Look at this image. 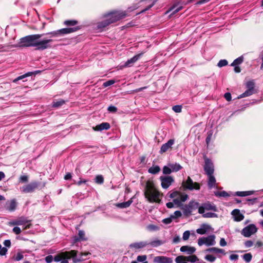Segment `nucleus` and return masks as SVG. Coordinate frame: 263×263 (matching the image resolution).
Returning <instances> with one entry per match:
<instances>
[{"mask_svg": "<svg viewBox=\"0 0 263 263\" xmlns=\"http://www.w3.org/2000/svg\"><path fill=\"white\" fill-rule=\"evenodd\" d=\"M44 34H36L26 36L20 39L18 42L21 47H35L36 50H44L51 47L52 39L39 40Z\"/></svg>", "mask_w": 263, "mask_h": 263, "instance_id": "nucleus-1", "label": "nucleus"}, {"mask_svg": "<svg viewBox=\"0 0 263 263\" xmlns=\"http://www.w3.org/2000/svg\"><path fill=\"white\" fill-rule=\"evenodd\" d=\"M144 195L149 202L159 203H160L162 196V194L156 189L154 184L150 182L146 183Z\"/></svg>", "mask_w": 263, "mask_h": 263, "instance_id": "nucleus-2", "label": "nucleus"}, {"mask_svg": "<svg viewBox=\"0 0 263 263\" xmlns=\"http://www.w3.org/2000/svg\"><path fill=\"white\" fill-rule=\"evenodd\" d=\"M126 15L125 12L116 11L106 14L104 16V20L98 24L100 28H105L120 20L124 18Z\"/></svg>", "mask_w": 263, "mask_h": 263, "instance_id": "nucleus-3", "label": "nucleus"}, {"mask_svg": "<svg viewBox=\"0 0 263 263\" xmlns=\"http://www.w3.org/2000/svg\"><path fill=\"white\" fill-rule=\"evenodd\" d=\"M77 252L74 250H72L70 252H66L62 253L60 255H55L54 258L53 260L55 262H59L63 258H70L72 257L73 258V261L74 262H78L82 261L84 259H83L82 257H80V258H77L76 257Z\"/></svg>", "mask_w": 263, "mask_h": 263, "instance_id": "nucleus-4", "label": "nucleus"}, {"mask_svg": "<svg viewBox=\"0 0 263 263\" xmlns=\"http://www.w3.org/2000/svg\"><path fill=\"white\" fill-rule=\"evenodd\" d=\"M9 226H23V229L26 230L30 228L31 226V220L28 219L27 217L21 216L16 219L12 220L9 222Z\"/></svg>", "mask_w": 263, "mask_h": 263, "instance_id": "nucleus-5", "label": "nucleus"}, {"mask_svg": "<svg viewBox=\"0 0 263 263\" xmlns=\"http://www.w3.org/2000/svg\"><path fill=\"white\" fill-rule=\"evenodd\" d=\"M215 236L214 235H210L207 237H202L198 239V245L201 246L203 245L206 246H214L216 244Z\"/></svg>", "mask_w": 263, "mask_h": 263, "instance_id": "nucleus-6", "label": "nucleus"}, {"mask_svg": "<svg viewBox=\"0 0 263 263\" xmlns=\"http://www.w3.org/2000/svg\"><path fill=\"white\" fill-rule=\"evenodd\" d=\"M182 185L184 189L192 191L193 190H199L200 189V184L197 182H194L190 177H187L185 181L182 182Z\"/></svg>", "mask_w": 263, "mask_h": 263, "instance_id": "nucleus-7", "label": "nucleus"}, {"mask_svg": "<svg viewBox=\"0 0 263 263\" xmlns=\"http://www.w3.org/2000/svg\"><path fill=\"white\" fill-rule=\"evenodd\" d=\"M257 231V228L255 225L250 224L245 227L241 232V235L246 237H249L255 234Z\"/></svg>", "mask_w": 263, "mask_h": 263, "instance_id": "nucleus-8", "label": "nucleus"}, {"mask_svg": "<svg viewBox=\"0 0 263 263\" xmlns=\"http://www.w3.org/2000/svg\"><path fill=\"white\" fill-rule=\"evenodd\" d=\"M254 86L255 84L253 81H250L248 82L246 84V87L247 89L245 91V92L239 95L238 97V99L247 97L254 93Z\"/></svg>", "mask_w": 263, "mask_h": 263, "instance_id": "nucleus-9", "label": "nucleus"}, {"mask_svg": "<svg viewBox=\"0 0 263 263\" xmlns=\"http://www.w3.org/2000/svg\"><path fill=\"white\" fill-rule=\"evenodd\" d=\"M38 182H32L30 183L26 184L20 188V190L22 193H29L33 192L40 185Z\"/></svg>", "mask_w": 263, "mask_h": 263, "instance_id": "nucleus-10", "label": "nucleus"}, {"mask_svg": "<svg viewBox=\"0 0 263 263\" xmlns=\"http://www.w3.org/2000/svg\"><path fill=\"white\" fill-rule=\"evenodd\" d=\"M159 179L161 186L164 189H167L174 181V178L170 176H161Z\"/></svg>", "mask_w": 263, "mask_h": 263, "instance_id": "nucleus-11", "label": "nucleus"}, {"mask_svg": "<svg viewBox=\"0 0 263 263\" xmlns=\"http://www.w3.org/2000/svg\"><path fill=\"white\" fill-rule=\"evenodd\" d=\"M204 170L205 174L208 175L213 174L214 169V165L211 160L209 159H205V165L204 166Z\"/></svg>", "mask_w": 263, "mask_h": 263, "instance_id": "nucleus-12", "label": "nucleus"}, {"mask_svg": "<svg viewBox=\"0 0 263 263\" xmlns=\"http://www.w3.org/2000/svg\"><path fill=\"white\" fill-rule=\"evenodd\" d=\"M154 263H173V259L170 257L164 256H158L154 257Z\"/></svg>", "mask_w": 263, "mask_h": 263, "instance_id": "nucleus-13", "label": "nucleus"}, {"mask_svg": "<svg viewBox=\"0 0 263 263\" xmlns=\"http://www.w3.org/2000/svg\"><path fill=\"white\" fill-rule=\"evenodd\" d=\"M80 28L78 26H75L73 27H68L66 28H63L61 29H59V35L62 36L65 34H69L72 32H74L77 30H78Z\"/></svg>", "mask_w": 263, "mask_h": 263, "instance_id": "nucleus-14", "label": "nucleus"}, {"mask_svg": "<svg viewBox=\"0 0 263 263\" xmlns=\"http://www.w3.org/2000/svg\"><path fill=\"white\" fill-rule=\"evenodd\" d=\"M188 198V195L185 194H182L179 192V196H177L176 198L173 199L175 204L180 206L182 202H184Z\"/></svg>", "mask_w": 263, "mask_h": 263, "instance_id": "nucleus-15", "label": "nucleus"}, {"mask_svg": "<svg viewBox=\"0 0 263 263\" xmlns=\"http://www.w3.org/2000/svg\"><path fill=\"white\" fill-rule=\"evenodd\" d=\"M175 140L174 139H170L167 142L163 144L160 148V153L163 154L171 148L172 146L174 144Z\"/></svg>", "mask_w": 263, "mask_h": 263, "instance_id": "nucleus-16", "label": "nucleus"}, {"mask_svg": "<svg viewBox=\"0 0 263 263\" xmlns=\"http://www.w3.org/2000/svg\"><path fill=\"white\" fill-rule=\"evenodd\" d=\"M235 221H240L244 218V216L240 213L238 209H235L231 213Z\"/></svg>", "mask_w": 263, "mask_h": 263, "instance_id": "nucleus-17", "label": "nucleus"}, {"mask_svg": "<svg viewBox=\"0 0 263 263\" xmlns=\"http://www.w3.org/2000/svg\"><path fill=\"white\" fill-rule=\"evenodd\" d=\"M142 53H140L135 55L133 58L128 59L124 64V67H130L133 65L134 63H135L136 61H137L140 57L142 55Z\"/></svg>", "mask_w": 263, "mask_h": 263, "instance_id": "nucleus-18", "label": "nucleus"}, {"mask_svg": "<svg viewBox=\"0 0 263 263\" xmlns=\"http://www.w3.org/2000/svg\"><path fill=\"white\" fill-rule=\"evenodd\" d=\"M110 127V124L107 122H103L95 127L93 129L96 131H102L103 130H107Z\"/></svg>", "mask_w": 263, "mask_h": 263, "instance_id": "nucleus-19", "label": "nucleus"}, {"mask_svg": "<svg viewBox=\"0 0 263 263\" xmlns=\"http://www.w3.org/2000/svg\"><path fill=\"white\" fill-rule=\"evenodd\" d=\"M210 226L206 224H203L200 228L196 230V232L200 235H203L206 233L211 229Z\"/></svg>", "mask_w": 263, "mask_h": 263, "instance_id": "nucleus-20", "label": "nucleus"}, {"mask_svg": "<svg viewBox=\"0 0 263 263\" xmlns=\"http://www.w3.org/2000/svg\"><path fill=\"white\" fill-rule=\"evenodd\" d=\"M180 250L181 252H186L187 254L191 255L195 252L196 249L193 247L183 246L180 248Z\"/></svg>", "mask_w": 263, "mask_h": 263, "instance_id": "nucleus-21", "label": "nucleus"}, {"mask_svg": "<svg viewBox=\"0 0 263 263\" xmlns=\"http://www.w3.org/2000/svg\"><path fill=\"white\" fill-rule=\"evenodd\" d=\"M148 245V243L144 241L137 242L131 243L129 245L130 248H135L136 249H139L143 248Z\"/></svg>", "mask_w": 263, "mask_h": 263, "instance_id": "nucleus-22", "label": "nucleus"}, {"mask_svg": "<svg viewBox=\"0 0 263 263\" xmlns=\"http://www.w3.org/2000/svg\"><path fill=\"white\" fill-rule=\"evenodd\" d=\"M208 184L210 189L216 187V179L213 174L208 175Z\"/></svg>", "mask_w": 263, "mask_h": 263, "instance_id": "nucleus-23", "label": "nucleus"}, {"mask_svg": "<svg viewBox=\"0 0 263 263\" xmlns=\"http://www.w3.org/2000/svg\"><path fill=\"white\" fill-rule=\"evenodd\" d=\"M16 206V202L15 199H12L6 203V209L9 211H14Z\"/></svg>", "mask_w": 263, "mask_h": 263, "instance_id": "nucleus-24", "label": "nucleus"}, {"mask_svg": "<svg viewBox=\"0 0 263 263\" xmlns=\"http://www.w3.org/2000/svg\"><path fill=\"white\" fill-rule=\"evenodd\" d=\"M199 205V204L197 202H196L194 201H190L189 202V204L187 205V208H188L189 212H191L193 210H195L198 209Z\"/></svg>", "mask_w": 263, "mask_h": 263, "instance_id": "nucleus-25", "label": "nucleus"}, {"mask_svg": "<svg viewBox=\"0 0 263 263\" xmlns=\"http://www.w3.org/2000/svg\"><path fill=\"white\" fill-rule=\"evenodd\" d=\"M207 252H211V253H221L223 254H225L224 250L222 249H219L215 247L213 248H210L209 249H207L205 250Z\"/></svg>", "mask_w": 263, "mask_h": 263, "instance_id": "nucleus-26", "label": "nucleus"}, {"mask_svg": "<svg viewBox=\"0 0 263 263\" xmlns=\"http://www.w3.org/2000/svg\"><path fill=\"white\" fill-rule=\"evenodd\" d=\"M254 191H238L235 193V195L240 197H245L249 195H251L253 194Z\"/></svg>", "mask_w": 263, "mask_h": 263, "instance_id": "nucleus-27", "label": "nucleus"}, {"mask_svg": "<svg viewBox=\"0 0 263 263\" xmlns=\"http://www.w3.org/2000/svg\"><path fill=\"white\" fill-rule=\"evenodd\" d=\"M169 166L171 167L172 172H178L182 168V167L177 163H169Z\"/></svg>", "mask_w": 263, "mask_h": 263, "instance_id": "nucleus-28", "label": "nucleus"}, {"mask_svg": "<svg viewBox=\"0 0 263 263\" xmlns=\"http://www.w3.org/2000/svg\"><path fill=\"white\" fill-rule=\"evenodd\" d=\"M32 74H33L32 72H27L24 74H23L22 76H20L17 77L16 78H15V79L13 80V82L14 83H16L19 80H24L26 77L32 76ZM23 81L25 82V81H26V80H23Z\"/></svg>", "mask_w": 263, "mask_h": 263, "instance_id": "nucleus-29", "label": "nucleus"}, {"mask_svg": "<svg viewBox=\"0 0 263 263\" xmlns=\"http://www.w3.org/2000/svg\"><path fill=\"white\" fill-rule=\"evenodd\" d=\"M160 171V168L159 167V166L158 165H156L150 167L148 169V172L149 173H151L152 174H156L158 173H159Z\"/></svg>", "mask_w": 263, "mask_h": 263, "instance_id": "nucleus-30", "label": "nucleus"}, {"mask_svg": "<svg viewBox=\"0 0 263 263\" xmlns=\"http://www.w3.org/2000/svg\"><path fill=\"white\" fill-rule=\"evenodd\" d=\"M132 201L128 200V201H126V202H124L118 203L117 205V206L118 208H121V209L126 208L129 206L130 205V204H132Z\"/></svg>", "mask_w": 263, "mask_h": 263, "instance_id": "nucleus-31", "label": "nucleus"}, {"mask_svg": "<svg viewBox=\"0 0 263 263\" xmlns=\"http://www.w3.org/2000/svg\"><path fill=\"white\" fill-rule=\"evenodd\" d=\"M185 260L191 262H195L197 261H199V259L195 255L189 256H185Z\"/></svg>", "mask_w": 263, "mask_h": 263, "instance_id": "nucleus-32", "label": "nucleus"}, {"mask_svg": "<svg viewBox=\"0 0 263 263\" xmlns=\"http://www.w3.org/2000/svg\"><path fill=\"white\" fill-rule=\"evenodd\" d=\"M243 58L242 56H240L235 59L232 63H231V66H235L236 65H238L240 64H241L243 62Z\"/></svg>", "mask_w": 263, "mask_h": 263, "instance_id": "nucleus-33", "label": "nucleus"}, {"mask_svg": "<svg viewBox=\"0 0 263 263\" xmlns=\"http://www.w3.org/2000/svg\"><path fill=\"white\" fill-rule=\"evenodd\" d=\"M203 205L205 210H212L214 211H217L216 207L214 204H212L210 203H206L203 204Z\"/></svg>", "mask_w": 263, "mask_h": 263, "instance_id": "nucleus-34", "label": "nucleus"}, {"mask_svg": "<svg viewBox=\"0 0 263 263\" xmlns=\"http://www.w3.org/2000/svg\"><path fill=\"white\" fill-rule=\"evenodd\" d=\"M163 243V242L162 241L157 239V240L152 241L149 243H148V245H150L151 246H152V247H157L159 246H161Z\"/></svg>", "mask_w": 263, "mask_h": 263, "instance_id": "nucleus-35", "label": "nucleus"}, {"mask_svg": "<svg viewBox=\"0 0 263 263\" xmlns=\"http://www.w3.org/2000/svg\"><path fill=\"white\" fill-rule=\"evenodd\" d=\"M78 236L81 241H86L87 238L85 236V232L83 230H79L78 232Z\"/></svg>", "mask_w": 263, "mask_h": 263, "instance_id": "nucleus-36", "label": "nucleus"}, {"mask_svg": "<svg viewBox=\"0 0 263 263\" xmlns=\"http://www.w3.org/2000/svg\"><path fill=\"white\" fill-rule=\"evenodd\" d=\"M214 194L217 197H227L230 196L227 192L224 191L221 192H215Z\"/></svg>", "mask_w": 263, "mask_h": 263, "instance_id": "nucleus-37", "label": "nucleus"}, {"mask_svg": "<svg viewBox=\"0 0 263 263\" xmlns=\"http://www.w3.org/2000/svg\"><path fill=\"white\" fill-rule=\"evenodd\" d=\"M242 257L246 262H249L252 258V255L250 253H248L245 254Z\"/></svg>", "mask_w": 263, "mask_h": 263, "instance_id": "nucleus-38", "label": "nucleus"}, {"mask_svg": "<svg viewBox=\"0 0 263 263\" xmlns=\"http://www.w3.org/2000/svg\"><path fill=\"white\" fill-rule=\"evenodd\" d=\"M163 173L165 175H169L172 173L171 167L169 166V163L167 166H164L162 169Z\"/></svg>", "mask_w": 263, "mask_h": 263, "instance_id": "nucleus-39", "label": "nucleus"}, {"mask_svg": "<svg viewBox=\"0 0 263 263\" xmlns=\"http://www.w3.org/2000/svg\"><path fill=\"white\" fill-rule=\"evenodd\" d=\"M65 103V101L63 100H60L57 101H53L52 102V107H59L62 106L63 104Z\"/></svg>", "mask_w": 263, "mask_h": 263, "instance_id": "nucleus-40", "label": "nucleus"}, {"mask_svg": "<svg viewBox=\"0 0 263 263\" xmlns=\"http://www.w3.org/2000/svg\"><path fill=\"white\" fill-rule=\"evenodd\" d=\"M182 8V6H174L170 9V11L172 12V14H175L181 10Z\"/></svg>", "mask_w": 263, "mask_h": 263, "instance_id": "nucleus-41", "label": "nucleus"}, {"mask_svg": "<svg viewBox=\"0 0 263 263\" xmlns=\"http://www.w3.org/2000/svg\"><path fill=\"white\" fill-rule=\"evenodd\" d=\"M182 8V6H174L170 9V11L172 12V14H175L181 10Z\"/></svg>", "mask_w": 263, "mask_h": 263, "instance_id": "nucleus-42", "label": "nucleus"}, {"mask_svg": "<svg viewBox=\"0 0 263 263\" xmlns=\"http://www.w3.org/2000/svg\"><path fill=\"white\" fill-rule=\"evenodd\" d=\"M64 24L68 26H74L78 24V22L74 20H67L65 21Z\"/></svg>", "mask_w": 263, "mask_h": 263, "instance_id": "nucleus-43", "label": "nucleus"}, {"mask_svg": "<svg viewBox=\"0 0 263 263\" xmlns=\"http://www.w3.org/2000/svg\"><path fill=\"white\" fill-rule=\"evenodd\" d=\"M95 182L98 184H102L104 182V178L102 175H98L95 178Z\"/></svg>", "mask_w": 263, "mask_h": 263, "instance_id": "nucleus-44", "label": "nucleus"}, {"mask_svg": "<svg viewBox=\"0 0 263 263\" xmlns=\"http://www.w3.org/2000/svg\"><path fill=\"white\" fill-rule=\"evenodd\" d=\"M46 35H50V36L51 37H58L60 36L59 30H55L51 32H48L46 33Z\"/></svg>", "mask_w": 263, "mask_h": 263, "instance_id": "nucleus-45", "label": "nucleus"}, {"mask_svg": "<svg viewBox=\"0 0 263 263\" xmlns=\"http://www.w3.org/2000/svg\"><path fill=\"white\" fill-rule=\"evenodd\" d=\"M202 216L204 218H211L217 217V214L214 213L208 212L203 214Z\"/></svg>", "mask_w": 263, "mask_h": 263, "instance_id": "nucleus-46", "label": "nucleus"}, {"mask_svg": "<svg viewBox=\"0 0 263 263\" xmlns=\"http://www.w3.org/2000/svg\"><path fill=\"white\" fill-rule=\"evenodd\" d=\"M172 109L175 112H181L182 111V106L179 105H175L172 107Z\"/></svg>", "mask_w": 263, "mask_h": 263, "instance_id": "nucleus-47", "label": "nucleus"}, {"mask_svg": "<svg viewBox=\"0 0 263 263\" xmlns=\"http://www.w3.org/2000/svg\"><path fill=\"white\" fill-rule=\"evenodd\" d=\"M147 259V256L146 255H139L137 258V261L139 262H144L146 261V260Z\"/></svg>", "mask_w": 263, "mask_h": 263, "instance_id": "nucleus-48", "label": "nucleus"}, {"mask_svg": "<svg viewBox=\"0 0 263 263\" xmlns=\"http://www.w3.org/2000/svg\"><path fill=\"white\" fill-rule=\"evenodd\" d=\"M228 64V62L226 60H221L218 63L217 66L219 67H222L223 66H227Z\"/></svg>", "mask_w": 263, "mask_h": 263, "instance_id": "nucleus-49", "label": "nucleus"}, {"mask_svg": "<svg viewBox=\"0 0 263 263\" xmlns=\"http://www.w3.org/2000/svg\"><path fill=\"white\" fill-rule=\"evenodd\" d=\"M204 258L210 262H214L216 260V257L212 255H206Z\"/></svg>", "mask_w": 263, "mask_h": 263, "instance_id": "nucleus-50", "label": "nucleus"}, {"mask_svg": "<svg viewBox=\"0 0 263 263\" xmlns=\"http://www.w3.org/2000/svg\"><path fill=\"white\" fill-rule=\"evenodd\" d=\"M115 83V81L114 80H109L105 82H104L103 84V86L104 87H108L114 84Z\"/></svg>", "mask_w": 263, "mask_h": 263, "instance_id": "nucleus-51", "label": "nucleus"}, {"mask_svg": "<svg viewBox=\"0 0 263 263\" xmlns=\"http://www.w3.org/2000/svg\"><path fill=\"white\" fill-rule=\"evenodd\" d=\"M190 232L189 231H185L183 234L182 236V239L183 240H187L190 237Z\"/></svg>", "mask_w": 263, "mask_h": 263, "instance_id": "nucleus-52", "label": "nucleus"}, {"mask_svg": "<svg viewBox=\"0 0 263 263\" xmlns=\"http://www.w3.org/2000/svg\"><path fill=\"white\" fill-rule=\"evenodd\" d=\"M8 250L5 247H2V245L0 244V255L3 256L6 254Z\"/></svg>", "mask_w": 263, "mask_h": 263, "instance_id": "nucleus-53", "label": "nucleus"}, {"mask_svg": "<svg viewBox=\"0 0 263 263\" xmlns=\"http://www.w3.org/2000/svg\"><path fill=\"white\" fill-rule=\"evenodd\" d=\"M183 260H185V256H179L175 258V262L176 263H182Z\"/></svg>", "mask_w": 263, "mask_h": 263, "instance_id": "nucleus-54", "label": "nucleus"}, {"mask_svg": "<svg viewBox=\"0 0 263 263\" xmlns=\"http://www.w3.org/2000/svg\"><path fill=\"white\" fill-rule=\"evenodd\" d=\"M182 214L180 211H176L174 213L173 215H172V218L173 219H175L178 217H180L181 216Z\"/></svg>", "mask_w": 263, "mask_h": 263, "instance_id": "nucleus-55", "label": "nucleus"}, {"mask_svg": "<svg viewBox=\"0 0 263 263\" xmlns=\"http://www.w3.org/2000/svg\"><path fill=\"white\" fill-rule=\"evenodd\" d=\"M28 180V177L26 175H22L19 178V181L21 182H27Z\"/></svg>", "mask_w": 263, "mask_h": 263, "instance_id": "nucleus-56", "label": "nucleus"}, {"mask_svg": "<svg viewBox=\"0 0 263 263\" xmlns=\"http://www.w3.org/2000/svg\"><path fill=\"white\" fill-rule=\"evenodd\" d=\"M173 219V218H172V216H171L168 218H166L163 219L162 222L164 224H168L172 222Z\"/></svg>", "mask_w": 263, "mask_h": 263, "instance_id": "nucleus-57", "label": "nucleus"}, {"mask_svg": "<svg viewBox=\"0 0 263 263\" xmlns=\"http://www.w3.org/2000/svg\"><path fill=\"white\" fill-rule=\"evenodd\" d=\"M107 110L110 112H115L117 110V108L114 106L111 105L108 107Z\"/></svg>", "mask_w": 263, "mask_h": 263, "instance_id": "nucleus-58", "label": "nucleus"}, {"mask_svg": "<svg viewBox=\"0 0 263 263\" xmlns=\"http://www.w3.org/2000/svg\"><path fill=\"white\" fill-rule=\"evenodd\" d=\"M147 228L149 230H151V231H157V230H159L158 227H157L155 225H154V224L148 225Z\"/></svg>", "mask_w": 263, "mask_h": 263, "instance_id": "nucleus-59", "label": "nucleus"}, {"mask_svg": "<svg viewBox=\"0 0 263 263\" xmlns=\"http://www.w3.org/2000/svg\"><path fill=\"white\" fill-rule=\"evenodd\" d=\"M24 257L23 255L21 253H17L15 257V260L19 261L22 260Z\"/></svg>", "mask_w": 263, "mask_h": 263, "instance_id": "nucleus-60", "label": "nucleus"}, {"mask_svg": "<svg viewBox=\"0 0 263 263\" xmlns=\"http://www.w3.org/2000/svg\"><path fill=\"white\" fill-rule=\"evenodd\" d=\"M177 196H179V192L178 191H175L170 194V197L171 198L175 199Z\"/></svg>", "mask_w": 263, "mask_h": 263, "instance_id": "nucleus-61", "label": "nucleus"}, {"mask_svg": "<svg viewBox=\"0 0 263 263\" xmlns=\"http://www.w3.org/2000/svg\"><path fill=\"white\" fill-rule=\"evenodd\" d=\"M13 233H14L15 234L18 235L21 233V230L20 228L18 227H15L13 228L12 230Z\"/></svg>", "mask_w": 263, "mask_h": 263, "instance_id": "nucleus-62", "label": "nucleus"}, {"mask_svg": "<svg viewBox=\"0 0 263 263\" xmlns=\"http://www.w3.org/2000/svg\"><path fill=\"white\" fill-rule=\"evenodd\" d=\"M53 260V257L52 255H49L45 257V261L47 263H50Z\"/></svg>", "mask_w": 263, "mask_h": 263, "instance_id": "nucleus-63", "label": "nucleus"}, {"mask_svg": "<svg viewBox=\"0 0 263 263\" xmlns=\"http://www.w3.org/2000/svg\"><path fill=\"white\" fill-rule=\"evenodd\" d=\"M253 245V242L251 240H247L245 242V246L246 248L251 247Z\"/></svg>", "mask_w": 263, "mask_h": 263, "instance_id": "nucleus-64", "label": "nucleus"}]
</instances>
